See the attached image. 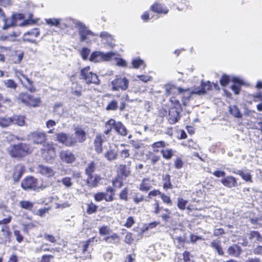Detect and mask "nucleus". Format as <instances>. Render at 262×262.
Returning a JSON list of instances; mask_svg holds the SVG:
<instances>
[{
  "instance_id": "35",
  "label": "nucleus",
  "mask_w": 262,
  "mask_h": 262,
  "mask_svg": "<svg viewBox=\"0 0 262 262\" xmlns=\"http://www.w3.org/2000/svg\"><path fill=\"white\" fill-rule=\"evenodd\" d=\"M99 233L101 236H107L110 235L112 232V229L107 226H102L98 228Z\"/></svg>"
},
{
  "instance_id": "39",
  "label": "nucleus",
  "mask_w": 262,
  "mask_h": 262,
  "mask_svg": "<svg viewBox=\"0 0 262 262\" xmlns=\"http://www.w3.org/2000/svg\"><path fill=\"white\" fill-rule=\"evenodd\" d=\"M163 157L167 160L170 159L173 156L174 151L172 149H165L161 151Z\"/></svg>"
},
{
  "instance_id": "15",
  "label": "nucleus",
  "mask_w": 262,
  "mask_h": 262,
  "mask_svg": "<svg viewBox=\"0 0 262 262\" xmlns=\"http://www.w3.org/2000/svg\"><path fill=\"white\" fill-rule=\"evenodd\" d=\"M117 172L122 178H126L131 174L130 168L129 166L120 164L118 167Z\"/></svg>"
},
{
  "instance_id": "28",
  "label": "nucleus",
  "mask_w": 262,
  "mask_h": 262,
  "mask_svg": "<svg viewBox=\"0 0 262 262\" xmlns=\"http://www.w3.org/2000/svg\"><path fill=\"white\" fill-rule=\"evenodd\" d=\"M21 185L25 190H31L33 186V178L31 177L26 178L22 181Z\"/></svg>"
},
{
  "instance_id": "43",
  "label": "nucleus",
  "mask_w": 262,
  "mask_h": 262,
  "mask_svg": "<svg viewBox=\"0 0 262 262\" xmlns=\"http://www.w3.org/2000/svg\"><path fill=\"white\" fill-rule=\"evenodd\" d=\"M72 93L73 95L80 97L82 95V86L81 85L76 83L75 87L74 88H72Z\"/></svg>"
},
{
  "instance_id": "14",
  "label": "nucleus",
  "mask_w": 262,
  "mask_h": 262,
  "mask_svg": "<svg viewBox=\"0 0 262 262\" xmlns=\"http://www.w3.org/2000/svg\"><path fill=\"white\" fill-rule=\"evenodd\" d=\"M222 184L228 188L235 187L237 186L236 179L232 176H227L222 179L221 181Z\"/></svg>"
},
{
  "instance_id": "7",
  "label": "nucleus",
  "mask_w": 262,
  "mask_h": 262,
  "mask_svg": "<svg viewBox=\"0 0 262 262\" xmlns=\"http://www.w3.org/2000/svg\"><path fill=\"white\" fill-rule=\"evenodd\" d=\"M59 157L61 161L65 163H72L76 160V157L69 150H62L60 151Z\"/></svg>"
},
{
  "instance_id": "45",
  "label": "nucleus",
  "mask_w": 262,
  "mask_h": 262,
  "mask_svg": "<svg viewBox=\"0 0 262 262\" xmlns=\"http://www.w3.org/2000/svg\"><path fill=\"white\" fill-rule=\"evenodd\" d=\"M249 238L255 242H260L262 240V237L257 231H251L249 234Z\"/></svg>"
},
{
  "instance_id": "19",
  "label": "nucleus",
  "mask_w": 262,
  "mask_h": 262,
  "mask_svg": "<svg viewBox=\"0 0 262 262\" xmlns=\"http://www.w3.org/2000/svg\"><path fill=\"white\" fill-rule=\"evenodd\" d=\"M183 90H187L188 91V95H187V93H185V92L184 93L183 92L180 93L179 95L181 96V100H182L183 104L184 105H187V103L189 101L191 96L193 94H195V93H194V92L196 91V89H194L193 91H191L190 89L189 88L183 89Z\"/></svg>"
},
{
  "instance_id": "52",
  "label": "nucleus",
  "mask_w": 262,
  "mask_h": 262,
  "mask_svg": "<svg viewBox=\"0 0 262 262\" xmlns=\"http://www.w3.org/2000/svg\"><path fill=\"white\" fill-rule=\"evenodd\" d=\"M115 125V121L113 119H110L105 123V127L106 129L104 130L105 134H108L113 127Z\"/></svg>"
},
{
  "instance_id": "48",
  "label": "nucleus",
  "mask_w": 262,
  "mask_h": 262,
  "mask_svg": "<svg viewBox=\"0 0 262 262\" xmlns=\"http://www.w3.org/2000/svg\"><path fill=\"white\" fill-rule=\"evenodd\" d=\"M60 19L48 18L46 19V23L50 26L58 27L60 23Z\"/></svg>"
},
{
  "instance_id": "24",
  "label": "nucleus",
  "mask_w": 262,
  "mask_h": 262,
  "mask_svg": "<svg viewBox=\"0 0 262 262\" xmlns=\"http://www.w3.org/2000/svg\"><path fill=\"white\" fill-rule=\"evenodd\" d=\"M152 187L151 181L148 178L143 179L140 185L139 189L143 191H147Z\"/></svg>"
},
{
  "instance_id": "5",
  "label": "nucleus",
  "mask_w": 262,
  "mask_h": 262,
  "mask_svg": "<svg viewBox=\"0 0 262 262\" xmlns=\"http://www.w3.org/2000/svg\"><path fill=\"white\" fill-rule=\"evenodd\" d=\"M42 156L46 161L54 158L56 155L55 149L52 142H47L41 149Z\"/></svg>"
},
{
  "instance_id": "51",
  "label": "nucleus",
  "mask_w": 262,
  "mask_h": 262,
  "mask_svg": "<svg viewBox=\"0 0 262 262\" xmlns=\"http://www.w3.org/2000/svg\"><path fill=\"white\" fill-rule=\"evenodd\" d=\"M90 52L91 50L90 49L86 47L82 48L80 51V55L82 58L84 60H87Z\"/></svg>"
},
{
  "instance_id": "47",
  "label": "nucleus",
  "mask_w": 262,
  "mask_h": 262,
  "mask_svg": "<svg viewBox=\"0 0 262 262\" xmlns=\"http://www.w3.org/2000/svg\"><path fill=\"white\" fill-rule=\"evenodd\" d=\"M118 107V105L117 101L113 100L108 103L105 109L107 111H116L117 110Z\"/></svg>"
},
{
  "instance_id": "38",
  "label": "nucleus",
  "mask_w": 262,
  "mask_h": 262,
  "mask_svg": "<svg viewBox=\"0 0 262 262\" xmlns=\"http://www.w3.org/2000/svg\"><path fill=\"white\" fill-rule=\"evenodd\" d=\"M13 121L12 123L19 126H23L25 124V118L24 116H12Z\"/></svg>"
},
{
  "instance_id": "27",
  "label": "nucleus",
  "mask_w": 262,
  "mask_h": 262,
  "mask_svg": "<svg viewBox=\"0 0 262 262\" xmlns=\"http://www.w3.org/2000/svg\"><path fill=\"white\" fill-rule=\"evenodd\" d=\"M18 99L26 105H29L32 101V96L27 93H20Z\"/></svg>"
},
{
  "instance_id": "49",
  "label": "nucleus",
  "mask_w": 262,
  "mask_h": 262,
  "mask_svg": "<svg viewBox=\"0 0 262 262\" xmlns=\"http://www.w3.org/2000/svg\"><path fill=\"white\" fill-rule=\"evenodd\" d=\"M98 57L101 58V52L98 51H94L91 54L89 60L91 61L97 62L99 61Z\"/></svg>"
},
{
  "instance_id": "40",
  "label": "nucleus",
  "mask_w": 262,
  "mask_h": 262,
  "mask_svg": "<svg viewBox=\"0 0 262 262\" xmlns=\"http://www.w3.org/2000/svg\"><path fill=\"white\" fill-rule=\"evenodd\" d=\"M132 64L133 67L135 69H138L141 66H143L144 68L146 66L144 61L140 58L133 59L132 62Z\"/></svg>"
},
{
  "instance_id": "25",
  "label": "nucleus",
  "mask_w": 262,
  "mask_h": 262,
  "mask_svg": "<svg viewBox=\"0 0 262 262\" xmlns=\"http://www.w3.org/2000/svg\"><path fill=\"white\" fill-rule=\"evenodd\" d=\"M182 111V107L180 102L178 100L176 101L173 106L171 107L169 110L168 115H180Z\"/></svg>"
},
{
  "instance_id": "8",
  "label": "nucleus",
  "mask_w": 262,
  "mask_h": 262,
  "mask_svg": "<svg viewBox=\"0 0 262 262\" xmlns=\"http://www.w3.org/2000/svg\"><path fill=\"white\" fill-rule=\"evenodd\" d=\"M188 93L187 90H183V89L178 88L174 85H170L166 88V94L167 96H171L170 100L172 101V99L175 98L181 92ZM188 93H187V95Z\"/></svg>"
},
{
  "instance_id": "11",
  "label": "nucleus",
  "mask_w": 262,
  "mask_h": 262,
  "mask_svg": "<svg viewBox=\"0 0 262 262\" xmlns=\"http://www.w3.org/2000/svg\"><path fill=\"white\" fill-rule=\"evenodd\" d=\"M213 85L210 81L207 82H202L200 88H195L196 91L194 93L195 94L203 95L206 93L207 91H210L212 90Z\"/></svg>"
},
{
  "instance_id": "23",
  "label": "nucleus",
  "mask_w": 262,
  "mask_h": 262,
  "mask_svg": "<svg viewBox=\"0 0 262 262\" xmlns=\"http://www.w3.org/2000/svg\"><path fill=\"white\" fill-rule=\"evenodd\" d=\"M13 178L14 181H18L24 172V167L21 165H17L13 168Z\"/></svg>"
},
{
  "instance_id": "56",
  "label": "nucleus",
  "mask_w": 262,
  "mask_h": 262,
  "mask_svg": "<svg viewBox=\"0 0 262 262\" xmlns=\"http://www.w3.org/2000/svg\"><path fill=\"white\" fill-rule=\"evenodd\" d=\"M165 146H166L165 143L162 141L155 142L151 145V147H152V148L154 149V151H158L157 150L155 149L157 148L164 147Z\"/></svg>"
},
{
  "instance_id": "31",
  "label": "nucleus",
  "mask_w": 262,
  "mask_h": 262,
  "mask_svg": "<svg viewBox=\"0 0 262 262\" xmlns=\"http://www.w3.org/2000/svg\"><path fill=\"white\" fill-rule=\"evenodd\" d=\"M145 156L148 160H150V163L152 165L157 163L160 159V156L156 155L154 152L151 151H148L145 154Z\"/></svg>"
},
{
  "instance_id": "41",
  "label": "nucleus",
  "mask_w": 262,
  "mask_h": 262,
  "mask_svg": "<svg viewBox=\"0 0 262 262\" xmlns=\"http://www.w3.org/2000/svg\"><path fill=\"white\" fill-rule=\"evenodd\" d=\"M64 107L61 103H58L54 105L53 107V112L57 115H61L64 113Z\"/></svg>"
},
{
  "instance_id": "3",
  "label": "nucleus",
  "mask_w": 262,
  "mask_h": 262,
  "mask_svg": "<svg viewBox=\"0 0 262 262\" xmlns=\"http://www.w3.org/2000/svg\"><path fill=\"white\" fill-rule=\"evenodd\" d=\"M90 69V66H86L81 69L80 72V78L88 85H99L100 80L97 74L91 72Z\"/></svg>"
},
{
  "instance_id": "50",
  "label": "nucleus",
  "mask_w": 262,
  "mask_h": 262,
  "mask_svg": "<svg viewBox=\"0 0 262 262\" xmlns=\"http://www.w3.org/2000/svg\"><path fill=\"white\" fill-rule=\"evenodd\" d=\"M95 170V163L93 162H91L88 164L86 168H85V172L88 176L92 174V173Z\"/></svg>"
},
{
  "instance_id": "4",
  "label": "nucleus",
  "mask_w": 262,
  "mask_h": 262,
  "mask_svg": "<svg viewBox=\"0 0 262 262\" xmlns=\"http://www.w3.org/2000/svg\"><path fill=\"white\" fill-rule=\"evenodd\" d=\"M129 80L126 77L116 75L114 79L111 81L113 91H125L129 86Z\"/></svg>"
},
{
  "instance_id": "1",
  "label": "nucleus",
  "mask_w": 262,
  "mask_h": 262,
  "mask_svg": "<svg viewBox=\"0 0 262 262\" xmlns=\"http://www.w3.org/2000/svg\"><path fill=\"white\" fill-rule=\"evenodd\" d=\"M0 18L4 23L2 27L3 30H7L11 27L17 26V22L24 20L25 18V15L20 13L14 12L10 18L6 16L5 12L0 8Z\"/></svg>"
},
{
  "instance_id": "42",
  "label": "nucleus",
  "mask_w": 262,
  "mask_h": 262,
  "mask_svg": "<svg viewBox=\"0 0 262 262\" xmlns=\"http://www.w3.org/2000/svg\"><path fill=\"white\" fill-rule=\"evenodd\" d=\"M22 84L26 88H28L31 91L32 90V81L28 78L27 76L22 75V79H20Z\"/></svg>"
},
{
  "instance_id": "44",
  "label": "nucleus",
  "mask_w": 262,
  "mask_h": 262,
  "mask_svg": "<svg viewBox=\"0 0 262 262\" xmlns=\"http://www.w3.org/2000/svg\"><path fill=\"white\" fill-rule=\"evenodd\" d=\"M230 81V77L227 74H223L220 80L221 85L223 86H226Z\"/></svg>"
},
{
  "instance_id": "18",
  "label": "nucleus",
  "mask_w": 262,
  "mask_h": 262,
  "mask_svg": "<svg viewBox=\"0 0 262 262\" xmlns=\"http://www.w3.org/2000/svg\"><path fill=\"white\" fill-rule=\"evenodd\" d=\"M24 55V52L15 51L10 55L9 60L13 63L18 64L21 62Z\"/></svg>"
},
{
  "instance_id": "6",
  "label": "nucleus",
  "mask_w": 262,
  "mask_h": 262,
  "mask_svg": "<svg viewBox=\"0 0 262 262\" xmlns=\"http://www.w3.org/2000/svg\"><path fill=\"white\" fill-rule=\"evenodd\" d=\"M78 33L80 36V40L81 42H86L87 43H91V40L90 39L91 37L95 36V34L88 29L85 26H83L79 28Z\"/></svg>"
},
{
  "instance_id": "12",
  "label": "nucleus",
  "mask_w": 262,
  "mask_h": 262,
  "mask_svg": "<svg viewBox=\"0 0 262 262\" xmlns=\"http://www.w3.org/2000/svg\"><path fill=\"white\" fill-rule=\"evenodd\" d=\"M57 138L58 141L68 146L73 145L75 142L71 137L63 133L57 134Z\"/></svg>"
},
{
  "instance_id": "53",
  "label": "nucleus",
  "mask_w": 262,
  "mask_h": 262,
  "mask_svg": "<svg viewBox=\"0 0 262 262\" xmlns=\"http://www.w3.org/2000/svg\"><path fill=\"white\" fill-rule=\"evenodd\" d=\"M4 84L8 88L15 89L17 87V84L13 79H8L4 81Z\"/></svg>"
},
{
  "instance_id": "32",
  "label": "nucleus",
  "mask_w": 262,
  "mask_h": 262,
  "mask_svg": "<svg viewBox=\"0 0 262 262\" xmlns=\"http://www.w3.org/2000/svg\"><path fill=\"white\" fill-rule=\"evenodd\" d=\"M75 132L78 142H82L85 140V134L80 128L75 127Z\"/></svg>"
},
{
  "instance_id": "33",
  "label": "nucleus",
  "mask_w": 262,
  "mask_h": 262,
  "mask_svg": "<svg viewBox=\"0 0 262 262\" xmlns=\"http://www.w3.org/2000/svg\"><path fill=\"white\" fill-rule=\"evenodd\" d=\"M116 131L120 134L121 135L123 136H125L127 135V132L125 127V126L120 122L117 123H115V125H114Z\"/></svg>"
},
{
  "instance_id": "34",
  "label": "nucleus",
  "mask_w": 262,
  "mask_h": 262,
  "mask_svg": "<svg viewBox=\"0 0 262 262\" xmlns=\"http://www.w3.org/2000/svg\"><path fill=\"white\" fill-rule=\"evenodd\" d=\"M46 139L45 135L43 133L36 132L34 133V142L36 143H41Z\"/></svg>"
},
{
  "instance_id": "22",
  "label": "nucleus",
  "mask_w": 262,
  "mask_h": 262,
  "mask_svg": "<svg viewBox=\"0 0 262 262\" xmlns=\"http://www.w3.org/2000/svg\"><path fill=\"white\" fill-rule=\"evenodd\" d=\"M101 180L100 177L97 175H89L87 178V183L90 187H94L97 186Z\"/></svg>"
},
{
  "instance_id": "59",
  "label": "nucleus",
  "mask_w": 262,
  "mask_h": 262,
  "mask_svg": "<svg viewBox=\"0 0 262 262\" xmlns=\"http://www.w3.org/2000/svg\"><path fill=\"white\" fill-rule=\"evenodd\" d=\"M187 203V201L182 198L178 199V206L180 209L184 210L185 208Z\"/></svg>"
},
{
  "instance_id": "16",
  "label": "nucleus",
  "mask_w": 262,
  "mask_h": 262,
  "mask_svg": "<svg viewBox=\"0 0 262 262\" xmlns=\"http://www.w3.org/2000/svg\"><path fill=\"white\" fill-rule=\"evenodd\" d=\"M103 241L106 243L112 244L114 245H118L120 241V236L116 233H113L110 235L105 236L103 238Z\"/></svg>"
},
{
  "instance_id": "64",
  "label": "nucleus",
  "mask_w": 262,
  "mask_h": 262,
  "mask_svg": "<svg viewBox=\"0 0 262 262\" xmlns=\"http://www.w3.org/2000/svg\"><path fill=\"white\" fill-rule=\"evenodd\" d=\"M97 209V206L93 203H90L88 205L87 212L89 214L95 212Z\"/></svg>"
},
{
  "instance_id": "13",
  "label": "nucleus",
  "mask_w": 262,
  "mask_h": 262,
  "mask_svg": "<svg viewBox=\"0 0 262 262\" xmlns=\"http://www.w3.org/2000/svg\"><path fill=\"white\" fill-rule=\"evenodd\" d=\"M37 170L38 172L48 177H53L56 173L52 168L42 165H38L37 167Z\"/></svg>"
},
{
  "instance_id": "20",
  "label": "nucleus",
  "mask_w": 262,
  "mask_h": 262,
  "mask_svg": "<svg viewBox=\"0 0 262 262\" xmlns=\"http://www.w3.org/2000/svg\"><path fill=\"white\" fill-rule=\"evenodd\" d=\"M232 81L234 84L231 85V89L235 95H238L241 92V85L243 84V82L237 78H234Z\"/></svg>"
},
{
  "instance_id": "57",
  "label": "nucleus",
  "mask_w": 262,
  "mask_h": 262,
  "mask_svg": "<svg viewBox=\"0 0 262 262\" xmlns=\"http://www.w3.org/2000/svg\"><path fill=\"white\" fill-rule=\"evenodd\" d=\"M24 41L32 42L33 34L32 32H27L25 33L23 37Z\"/></svg>"
},
{
  "instance_id": "58",
  "label": "nucleus",
  "mask_w": 262,
  "mask_h": 262,
  "mask_svg": "<svg viewBox=\"0 0 262 262\" xmlns=\"http://www.w3.org/2000/svg\"><path fill=\"white\" fill-rule=\"evenodd\" d=\"M184 163L181 158H177L174 162V165L176 168L180 169L183 166Z\"/></svg>"
},
{
  "instance_id": "36",
  "label": "nucleus",
  "mask_w": 262,
  "mask_h": 262,
  "mask_svg": "<svg viewBox=\"0 0 262 262\" xmlns=\"http://www.w3.org/2000/svg\"><path fill=\"white\" fill-rule=\"evenodd\" d=\"M190 7L189 2L187 0H182L177 5V9L180 11L188 10Z\"/></svg>"
},
{
  "instance_id": "10",
  "label": "nucleus",
  "mask_w": 262,
  "mask_h": 262,
  "mask_svg": "<svg viewBox=\"0 0 262 262\" xmlns=\"http://www.w3.org/2000/svg\"><path fill=\"white\" fill-rule=\"evenodd\" d=\"M150 10L155 13L163 14H166L169 11L168 9L165 5L158 2L154 3L150 7Z\"/></svg>"
},
{
  "instance_id": "9",
  "label": "nucleus",
  "mask_w": 262,
  "mask_h": 262,
  "mask_svg": "<svg viewBox=\"0 0 262 262\" xmlns=\"http://www.w3.org/2000/svg\"><path fill=\"white\" fill-rule=\"evenodd\" d=\"M233 173L239 175L246 182L252 183V171L247 169H243L233 171Z\"/></svg>"
},
{
  "instance_id": "60",
  "label": "nucleus",
  "mask_w": 262,
  "mask_h": 262,
  "mask_svg": "<svg viewBox=\"0 0 262 262\" xmlns=\"http://www.w3.org/2000/svg\"><path fill=\"white\" fill-rule=\"evenodd\" d=\"M120 156L121 159H125L130 156L129 149H124L120 152Z\"/></svg>"
},
{
  "instance_id": "54",
  "label": "nucleus",
  "mask_w": 262,
  "mask_h": 262,
  "mask_svg": "<svg viewBox=\"0 0 262 262\" xmlns=\"http://www.w3.org/2000/svg\"><path fill=\"white\" fill-rule=\"evenodd\" d=\"M19 205L21 207V208L29 210L31 209L33 206V204H32V203L26 201H20L19 202Z\"/></svg>"
},
{
  "instance_id": "2",
  "label": "nucleus",
  "mask_w": 262,
  "mask_h": 262,
  "mask_svg": "<svg viewBox=\"0 0 262 262\" xmlns=\"http://www.w3.org/2000/svg\"><path fill=\"white\" fill-rule=\"evenodd\" d=\"M7 151L12 157L20 158L30 152V147L26 143L11 145L7 148Z\"/></svg>"
},
{
  "instance_id": "55",
  "label": "nucleus",
  "mask_w": 262,
  "mask_h": 262,
  "mask_svg": "<svg viewBox=\"0 0 262 262\" xmlns=\"http://www.w3.org/2000/svg\"><path fill=\"white\" fill-rule=\"evenodd\" d=\"M161 198L163 202V203L171 206L172 205V201L170 199V198L165 194L164 193H162L161 195Z\"/></svg>"
},
{
  "instance_id": "37",
  "label": "nucleus",
  "mask_w": 262,
  "mask_h": 262,
  "mask_svg": "<svg viewBox=\"0 0 262 262\" xmlns=\"http://www.w3.org/2000/svg\"><path fill=\"white\" fill-rule=\"evenodd\" d=\"M163 181H164L163 188L164 190L172 188V185L170 182V177L168 174H166L163 177Z\"/></svg>"
},
{
  "instance_id": "63",
  "label": "nucleus",
  "mask_w": 262,
  "mask_h": 262,
  "mask_svg": "<svg viewBox=\"0 0 262 262\" xmlns=\"http://www.w3.org/2000/svg\"><path fill=\"white\" fill-rule=\"evenodd\" d=\"M63 184L68 188L70 187L72 185L71 179L69 177L63 178L61 180Z\"/></svg>"
},
{
  "instance_id": "30",
  "label": "nucleus",
  "mask_w": 262,
  "mask_h": 262,
  "mask_svg": "<svg viewBox=\"0 0 262 262\" xmlns=\"http://www.w3.org/2000/svg\"><path fill=\"white\" fill-rule=\"evenodd\" d=\"M104 157L108 161H113L116 159L118 155L117 151L114 149L110 148L104 154Z\"/></svg>"
},
{
  "instance_id": "46",
  "label": "nucleus",
  "mask_w": 262,
  "mask_h": 262,
  "mask_svg": "<svg viewBox=\"0 0 262 262\" xmlns=\"http://www.w3.org/2000/svg\"><path fill=\"white\" fill-rule=\"evenodd\" d=\"M115 54L112 52L106 53L101 52V60L102 61H110L114 56Z\"/></svg>"
},
{
  "instance_id": "26",
  "label": "nucleus",
  "mask_w": 262,
  "mask_h": 262,
  "mask_svg": "<svg viewBox=\"0 0 262 262\" xmlns=\"http://www.w3.org/2000/svg\"><path fill=\"white\" fill-rule=\"evenodd\" d=\"M227 252L231 256L237 257L241 254V249L238 246L234 245L229 247Z\"/></svg>"
},
{
  "instance_id": "17",
  "label": "nucleus",
  "mask_w": 262,
  "mask_h": 262,
  "mask_svg": "<svg viewBox=\"0 0 262 262\" xmlns=\"http://www.w3.org/2000/svg\"><path fill=\"white\" fill-rule=\"evenodd\" d=\"M21 32L20 31H13L9 34L1 35L0 36V40L3 41H15L17 37L19 36Z\"/></svg>"
},
{
  "instance_id": "62",
  "label": "nucleus",
  "mask_w": 262,
  "mask_h": 262,
  "mask_svg": "<svg viewBox=\"0 0 262 262\" xmlns=\"http://www.w3.org/2000/svg\"><path fill=\"white\" fill-rule=\"evenodd\" d=\"M167 118L169 123L171 124L176 123L180 119V116H167Z\"/></svg>"
},
{
  "instance_id": "29",
  "label": "nucleus",
  "mask_w": 262,
  "mask_h": 262,
  "mask_svg": "<svg viewBox=\"0 0 262 262\" xmlns=\"http://www.w3.org/2000/svg\"><path fill=\"white\" fill-rule=\"evenodd\" d=\"M13 119L9 116H0V126L7 127L12 123Z\"/></svg>"
},
{
  "instance_id": "61",
  "label": "nucleus",
  "mask_w": 262,
  "mask_h": 262,
  "mask_svg": "<svg viewBox=\"0 0 262 262\" xmlns=\"http://www.w3.org/2000/svg\"><path fill=\"white\" fill-rule=\"evenodd\" d=\"M229 111L231 115H241L238 108L235 105H230L229 106Z\"/></svg>"
},
{
  "instance_id": "21",
  "label": "nucleus",
  "mask_w": 262,
  "mask_h": 262,
  "mask_svg": "<svg viewBox=\"0 0 262 262\" xmlns=\"http://www.w3.org/2000/svg\"><path fill=\"white\" fill-rule=\"evenodd\" d=\"M104 137L101 135H97L94 141L95 150L97 153L102 152V144L104 142Z\"/></svg>"
}]
</instances>
